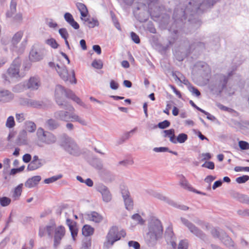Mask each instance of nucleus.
Returning a JSON list of instances; mask_svg holds the SVG:
<instances>
[{
  "mask_svg": "<svg viewBox=\"0 0 249 249\" xmlns=\"http://www.w3.org/2000/svg\"><path fill=\"white\" fill-rule=\"evenodd\" d=\"M23 14L21 12L17 13L13 17V22L18 24H21L23 21Z\"/></svg>",
  "mask_w": 249,
  "mask_h": 249,
  "instance_id": "obj_42",
  "label": "nucleus"
},
{
  "mask_svg": "<svg viewBox=\"0 0 249 249\" xmlns=\"http://www.w3.org/2000/svg\"><path fill=\"white\" fill-rule=\"evenodd\" d=\"M157 1L158 0H147L148 11L152 17L159 18L160 16V11L162 7L157 6Z\"/></svg>",
  "mask_w": 249,
  "mask_h": 249,
  "instance_id": "obj_14",
  "label": "nucleus"
},
{
  "mask_svg": "<svg viewBox=\"0 0 249 249\" xmlns=\"http://www.w3.org/2000/svg\"><path fill=\"white\" fill-rule=\"evenodd\" d=\"M153 151L156 152H165L169 151L168 148L165 147H155Z\"/></svg>",
  "mask_w": 249,
  "mask_h": 249,
  "instance_id": "obj_62",
  "label": "nucleus"
},
{
  "mask_svg": "<svg viewBox=\"0 0 249 249\" xmlns=\"http://www.w3.org/2000/svg\"><path fill=\"white\" fill-rule=\"evenodd\" d=\"M11 199L7 197H0V204L2 207H6L9 205L11 203Z\"/></svg>",
  "mask_w": 249,
  "mask_h": 249,
  "instance_id": "obj_46",
  "label": "nucleus"
},
{
  "mask_svg": "<svg viewBox=\"0 0 249 249\" xmlns=\"http://www.w3.org/2000/svg\"><path fill=\"white\" fill-rule=\"evenodd\" d=\"M76 6L80 13L81 19L84 20V18H86L88 14L87 6L84 3L81 2H77Z\"/></svg>",
  "mask_w": 249,
  "mask_h": 249,
  "instance_id": "obj_25",
  "label": "nucleus"
},
{
  "mask_svg": "<svg viewBox=\"0 0 249 249\" xmlns=\"http://www.w3.org/2000/svg\"><path fill=\"white\" fill-rule=\"evenodd\" d=\"M188 139V136L187 134L185 133H180L179 134L177 137L175 138V142H173V143H177V142L182 143L185 142Z\"/></svg>",
  "mask_w": 249,
  "mask_h": 249,
  "instance_id": "obj_39",
  "label": "nucleus"
},
{
  "mask_svg": "<svg viewBox=\"0 0 249 249\" xmlns=\"http://www.w3.org/2000/svg\"><path fill=\"white\" fill-rule=\"evenodd\" d=\"M58 32L62 38H63L64 40L68 39L69 37V34L66 28H61L59 30Z\"/></svg>",
  "mask_w": 249,
  "mask_h": 249,
  "instance_id": "obj_49",
  "label": "nucleus"
},
{
  "mask_svg": "<svg viewBox=\"0 0 249 249\" xmlns=\"http://www.w3.org/2000/svg\"><path fill=\"white\" fill-rule=\"evenodd\" d=\"M91 65L95 69H101L103 67V63L101 60H94Z\"/></svg>",
  "mask_w": 249,
  "mask_h": 249,
  "instance_id": "obj_50",
  "label": "nucleus"
},
{
  "mask_svg": "<svg viewBox=\"0 0 249 249\" xmlns=\"http://www.w3.org/2000/svg\"><path fill=\"white\" fill-rule=\"evenodd\" d=\"M239 146L242 150H248L249 149V143L245 141L239 142Z\"/></svg>",
  "mask_w": 249,
  "mask_h": 249,
  "instance_id": "obj_54",
  "label": "nucleus"
},
{
  "mask_svg": "<svg viewBox=\"0 0 249 249\" xmlns=\"http://www.w3.org/2000/svg\"><path fill=\"white\" fill-rule=\"evenodd\" d=\"M65 20L67 23H68L71 27L74 29H78L79 28V25L78 23L75 21L72 16L70 13H66L64 15Z\"/></svg>",
  "mask_w": 249,
  "mask_h": 249,
  "instance_id": "obj_20",
  "label": "nucleus"
},
{
  "mask_svg": "<svg viewBox=\"0 0 249 249\" xmlns=\"http://www.w3.org/2000/svg\"><path fill=\"white\" fill-rule=\"evenodd\" d=\"M181 221L192 234L202 240L205 239V234L194 224L184 218H181Z\"/></svg>",
  "mask_w": 249,
  "mask_h": 249,
  "instance_id": "obj_13",
  "label": "nucleus"
},
{
  "mask_svg": "<svg viewBox=\"0 0 249 249\" xmlns=\"http://www.w3.org/2000/svg\"><path fill=\"white\" fill-rule=\"evenodd\" d=\"M126 235L125 231L124 230H120L116 227H113L111 228L108 232L106 239L107 241L105 243L104 246L109 248L111 247L114 243L121 239L122 237H124Z\"/></svg>",
  "mask_w": 249,
  "mask_h": 249,
  "instance_id": "obj_9",
  "label": "nucleus"
},
{
  "mask_svg": "<svg viewBox=\"0 0 249 249\" xmlns=\"http://www.w3.org/2000/svg\"><path fill=\"white\" fill-rule=\"evenodd\" d=\"M40 81L39 78L36 76H34L31 77L28 82L16 86L13 90L15 92H19L26 89L30 90H36L40 86Z\"/></svg>",
  "mask_w": 249,
  "mask_h": 249,
  "instance_id": "obj_12",
  "label": "nucleus"
},
{
  "mask_svg": "<svg viewBox=\"0 0 249 249\" xmlns=\"http://www.w3.org/2000/svg\"><path fill=\"white\" fill-rule=\"evenodd\" d=\"M164 137H168L170 141L171 142H175V130L174 129H170L169 130H165L163 131Z\"/></svg>",
  "mask_w": 249,
  "mask_h": 249,
  "instance_id": "obj_34",
  "label": "nucleus"
},
{
  "mask_svg": "<svg viewBox=\"0 0 249 249\" xmlns=\"http://www.w3.org/2000/svg\"><path fill=\"white\" fill-rule=\"evenodd\" d=\"M220 240L228 248L231 249H235L234 242L232 240L231 237L227 235L226 232L225 235H224V236H222V238Z\"/></svg>",
  "mask_w": 249,
  "mask_h": 249,
  "instance_id": "obj_27",
  "label": "nucleus"
},
{
  "mask_svg": "<svg viewBox=\"0 0 249 249\" xmlns=\"http://www.w3.org/2000/svg\"><path fill=\"white\" fill-rule=\"evenodd\" d=\"M173 76L175 77L176 80H178L180 81V82H183L184 84H186V80L185 77L181 74L178 73V75H177L176 74H173Z\"/></svg>",
  "mask_w": 249,
  "mask_h": 249,
  "instance_id": "obj_57",
  "label": "nucleus"
},
{
  "mask_svg": "<svg viewBox=\"0 0 249 249\" xmlns=\"http://www.w3.org/2000/svg\"><path fill=\"white\" fill-rule=\"evenodd\" d=\"M153 196L155 197H156L160 200L163 201L171 206H176V202H175L172 200L170 199L169 198L163 196L162 194H161L160 193L154 192L153 194Z\"/></svg>",
  "mask_w": 249,
  "mask_h": 249,
  "instance_id": "obj_26",
  "label": "nucleus"
},
{
  "mask_svg": "<svg viewBox=\"0 0 249 249\" xmlns=\"http://www.w3.org/2000/svg\"><path fill=\"white\" fill-rule=\"evenodd\" d=\"M62 175L61 174L57 175L56 176H54L51 178H46L44 180V182L46 184H50L57 181V180L62 178Z\"/></svg>",
  "mask_w": 249,
  "mask_h": 249,
  "instance_id": "obj_43",
  "label": "nucleus"
},
{
  "mask_svg": "<svg viewBox=\"0 0 249 249\" xmlns=\"http://www.w3.org/2000/svg\"><path fill=\"white\" fill-rule=\"evenodd\" d=\"M240 201L249 204V197L246 195H241L239 197Z\"/></svg>",
  "mask_w": 249,
  "mask_h": 249,
  "instance_id": "obj_63",
  "label": "nucleus"
},
{
  "mask_svg": "<svg viewBox=\"0 0 249 249\" xmlns=\"http://www.w3.org/2000/svg\"><path fill=\"white\" fill-rule=\"evenodd\" d=\"M46 125L49 129L53 130L58 127L59 124L56 120L50 119L46 121Z\"/></svg>",
  "mask_w": 249,
  "mask_h": 249,
  "instance_id": "obj_32",
  "label": "nucleus"
},
{
  "mask_svg": "<svg viewBox=\"0 0 249 249\" xmlns=\"http://www.w3.org/2000/svg\"><path fill=\"white\" fill-rule=\"evenodd\" d=\"M83 20L87 22V25L89 28H94L99 25V22L96 18H84Z\"/></svg>",
  "mask_w": 249,
  "mask_h": 249,
  "instance_id": "obj_37",
  "label": "nucleus"
},
{
  "mask_svg": "<svg viewBox=\"0 0 249 249\" xmlns=\"http://www.w3.org/2000/svg\"><path fill=\"white\" fill-rule=\"evenodd\" d=\"M199 111H200V112H201L203 113L204 114H205V115H207V118L208 120H211V121H214L216 119L215 117L214 116L211 115L209 112H206V111H205L204 110H203L202 109H199Z\"/></svg>",
  "mask_w": 249,
  "mask_h": 249,
  "instance_id": "obj_61",
  "label": "nucleus"
},
{
  "mask_svg": "<svg viewBox=\"0 0 249 249\" xmlns=\"http://www.w3.org/2000/svg\"><path fill=\"white\" fill-rule=\"evenodd\" d=\"M202 167H205L209 169H213L214 168V164L212 161H206L202 165Z\"/></svg>",
  "mask_w": 249,
  "mask_h": 249,
  "instance_id": "obj_58",
  "label": "nucleus"
},
{
  "mask_svg": "<svg viewBox=\"0 0 249 249\" xmlns=\"http://www.w3.org/2000/svg\"><path fill=\"white\" fill-rule=\"evenodd\" d=\"M54 117L57 120L68 122L71 119L72 122H76L83 126L88 125L87 121L83 117L74 113H70L67 111L58 110L54 113Z\"/></svg>",
  "mask_w": 249,
  "mask_h": 249,
  "instance_id": "obj_5",
  "label": "nucleus"
},
{
  "mask_svg": "<svg viewBox=\"0 0 249 249\" xmlns=\"http://www.w3.org/2000/svg\"><path fill=\"white\" fill-rule=\"evenodd\" d=\"M14 98V94L8 90L0 89V101L8 102Z\"/></svg>",
  "mask_w": 249,
  "mask_h": 249,
  "instance_id": "obj_19",
  "label": "nucleus"
},
{
  "mask_svg": "<svg viewBox=\"0 0 249 249\" xmlns=\"http://www.w3.org/2000/svg\"><path fill=\"white\" fill-rule=\"evenodd\" d=\"M16 119L17 122L21 123L25 119V114L23 113H16Z\"/></svg>",
  "mask_w": 249,
  "mask_h": 249,
  "instance_id": "obj_56",
  "label": "nucleus"
},
{
  "mask_svg": "<svg viewBox=\"0 0 249 249\" xmlns=\"http://www.w3.org/2000/svg\"><path fill=\"white\" fill-rule=\"evenodd\" d=\"M69 91H71V90L65 89L63 86L60 85H57L55 89V99L59 107L68 109L70 111H73L74 110V107L69 105L64 100V97H67V92Z\"/></svg>",
  "mask_w": 249,
  "mask_h": 249,
  "instance_id": "obj_6",
  "label": "nucleus"
},
{
  "mask_svg": "<svg viewBox=\"0 0 249 249\" xmlns=\"http://www.w3.org/2000/svg\"><path fill=\"white\" fill-rule=\"evenodd\" d=\"M189 90L193 94L195 95L196 96H199L200 95V92L196 88L194 87H191L189 88Z\"/></svg>",
  "mask_w": 249,
  "mask_h": 249,
  "instance_id": "obj_64",
  "label": "nucleus"
},
{
  "mask_svg": "<svg viewBox=\"0 0 249 249\" xmlns=\"http://www.w3.org/2000/svg\"><path fill=\"white\" fill-rule=\"evenodd\" d=\"M66 222L69 227L73 240L74 241L75 240V238L77 235L78 230L71 220L67 219Z\"/></svg>",
  "mask_w": 249,
  "mask_h": 249,
  "instance_id": "obj_28",
  "label": "nucleus"
},
{
  "mask_svg": "<svg viewBox=\"0 0 249 249\" xmlns=\"http://www.w3.org/2000/svg\"><path fill=\"white\" fill-rule=\"evenodd\" d=\"M128 245L129 247H132L134 249H140V245L137 241H130L128 243Z\"/></svg>",
  "mask_w": 249,
  "mask_h": 249,
  "instance_id": "obj_55",
  "label": "nucleus"
},
{
  "mask_svg": "<svg viewBox=\"0 0 249 249\" xmlns=\"http://www.w3.org/2000/svg\"><path fill=\"white\" fill-rule=\"evenodd\" d=\"M228 77L223 74H216L210 82L209 87L214 93H220L226 87Z\"/></svg>",
  "mask_w": 249,
  "mask_h": 249,
  "instance_id": "obj_8",
  "label": "nucleus"
},
{
  "mask_svg": "<svg viewBox=\"0 0 249 249\" xmlns=\"http://www.w3.org/2000/svg\"><path fill=\"white\" fill-rule=\"evenodd\" d=\"M45 160L42 159H39L37 155L34 156L32 160L28 164L27 170L29 171H33L41 167L44 164Z\"/></svg>",
  "mask_w": 249,
  "mask_h": 249,
  "instance_id": "obj_17",
  "label": "nucleus"
},
{
  "mask_svg": "<svg viewBox=\"0 0 249 249\" xmlns=\"http://www.w3.org/2000/svg\"><path fill=\"white\" fill-rule=\"evenodd\" d=\"M60 145L69 154L77 155L79 153V148L76 143L70 137L63 135L60 141Z\"/></svg>",
  "mask_w": 249,
  "mask_h": 249,
  "instance_id": "obj_11",
  "label": "nucleus"
},
{
  "mask_svg": "<svg viewBox=\"0 0 249 249\" xmlns=\"http://www.w3.org/2000/svg\"><path fill=\"white\" fill-rule=\"evenodd\" d=\"M218 0H191L188 5L185 9L181 8L179 10L178 8L175 9L173 14L174 22L169 29V31L173 34V36H178L180 30L176 29L178 26L182 25L183 20H185L189 14L193 16L195 13L203 12L211 8Z\"/></svg>",
  "mask_w": 249,
  "mask_h": 249,
  "instance_id": "obj_1",
  "label": "nucleus"
},
{
  "mask_svg": "<svg viewBox=\"0 0 249 249\" xmlns=\"http://www.w3.org/2000/svg\"><path fill=\"white\" fill-rule=\"evenodd\" d=\"M36 136L37 138V144L42 146V144H53L57 141L56 137L52 133L45 131L42 127H39L36 131Z\"/></svg>",
  "mask_w": 249,
  "mask_h": 249,
  "instance_id": "obj_7",
  "label": "nucleus"
},
{
  "mask_svg": "<svg viewBox=\"0 0 249 249\" xmlns=\"http://www.w3.org/2000/svg\"><path fill=\"white\" fill-rule=\"evenodd\" d=\"M48 65L50 68L56 70L60 77L65 82L69 81L71 84L76 83V79L73 70L69 72L65 66L62 64H55L53 62H50Z\"/></svg>",
  "mask_w": 249,
  "mask_h": 249,
  "instance_id": "obj_3",
  "label": "nucleus"
},
{
  "mask_svg": "<svg viewBox=\"0 0 249 249\" xmlns=\"http://www.w3.org/2000/svg\"><path fill=\"white\" fill-rule=\"evenodd\" d=\"M217 106L219 109H220L222 110L226 111H228L229 112H232L234 111L233 109H232L231 108L228 107H225L221 104H218L217 105Z\"/></svg>",
  "mask_w": 249,
  "mask_h": 249,
  "instance_id": "obj_60",
  "label": "nucleus"
},
{
  "mask_svg": "<svg viewBox=\"0 0 249 249\" xmlns=\"http://www.w3.org/2000/svg\"><path fill=\"white\" fill-rule=\"evenodd\" d=\"M45 55L44 50L33 48L30 52L29 58L31 62H37L42 60Z\"/></svg>",
  "mask_w": 249,
  "mask_h": 249,
  "instance_id": "obj_15",
  "label": "nucleus"
},
{
  "mask_svg": "<svg viewBox=\"0 0 249 249\" xmlns=\"http://www.w3.org/2000/svg\"><path fill=\"white\" fill-rule=\"evenodd\" d=\"M23 184H20L18 185L15 189L13 197L15 200L18 199L20 196L22 192V187Z\"/></svg>",
  "mask_w": 249,
  "mask_h": 249,
  "instance_id": "obj_41",
  "label": "nucleus"
},
{
  "mask_svg": "<svg viewBox=\"0 0 249 249\" xmlns=\"http://www.w3.org/2000/svg\"><path fill=\"white\" fill-rule=\"evenodd\" d=\"M170 125V123L168 120H164L163 122H160L157 125H155L153 126H151V129H155L157 127H159L160 129H164L168 127H169Z\"/></svg>",
  "mask_w": 249,
  "mask_h": 249,
  "instance_id": "obj_40",
  "label": "nucleus"
},
{
  "mask_svg": "<svg viewBox=\"0 0 249 249\" xmlns=\"http://www.w3.org/2000/svg\"><path fill=\"white\" fill-rule=\"evenodd\" d=\"M23 35V33L22 31H18L14 35L12 39V43L14 46L20 41Z\"/></svg>",
  "mask_w": 249,
  "mask_h": 249,
  "instance_id": "obj_38",
  "label": "nucleus"
},
{
  "mask_svg": "<svg viewBox=\"0 0 249 249\" xmlns=\"http://www.w3.org/2000/svg\"><path fill=\"white\" fill-rule=\"evenodd\" d=\"M42 102L31 99L30 107L34 108H39L42 106Z\"/></svg>",
  "mask_w": 249,
  "mask_h": 249,
  "instance_id": "obj_51",
  "label": "nucleus"
},
{
  "mask_svg": "<svg viewBox=\"0 0 249 249\" xmlns=\"http://www.w3.org/2000/svg\"><path fill=\"white\" fill-rule=\"evenodd\" d=\"M163 227L161 222L158 219L152 218L148 224V232L146 234V240L149 246H153L158 240L162 238Z\"/></svg>",
  "mask_w": 249,
  "mask_h": 249,
  "instance_id": "obj_2",
  "label": "nucleus"
},
{
  "mask_svg": "<svg viewBox=\"0 0 249 249\" xmlns=\"http://www.w3.org/2000/svg\"><path fill=\"white\" fill-rule=\"evenodd\" d=\"M5 125L9 128H12L15 126V121L13 116H10L8 117L6 121Z\"/></svg>",
  "mask_w": 249,
  "mask_h": 249,
  "instance_id": "obj_44",
  "label": "nucleus"
},
{
  "mask_svg": "<svg viewBox=\"0 0 249 249\" xmlns=\"http://www.w3.org/2000/svg\"><path fill=\"white\" fill-rule=\"evenodd\" d=\"M212 234L215 238H218L221 240L222 236L225 235V232L221 229H213L212 230Z\"/></svg>",
  "mask_w": 249,
  "mask_h": 249,
  "instance_id": "obj_36",
  "label": "nucleus"
},
{
  "mask_svg": "<svg viewBox=\"0 0 249 249\" xmlns=\"http://www.w3.org/2000/svg\"><path fill=\"white\" fill-rule=\"evenodd\" d=\"M96 190L102 195V199L105 202H109L112 199V195L108 188L103 184H99Z\"/></svg>",
  "mask_w": 249,
  "mask_h": 249,
  "instance_id": "obj_16",
  "label": "nucleus"
},
{
  "mask_svg": "<svg viewBox=\"0 0 249 249\" xmlns=\"http://www.w3.org/2000/svg\"><path fill=\"white\" fill-rule=\"evenodd\" d=\"M41 178L40 176H36L29 178L25 183V186L29 188H33L37 185L40 181Z\"/></svg>",
  "mask_w": 249,
  "mask_h": 249,
  "instance_id": "obj_21",
  "label": "nucleus"
},
{
  "mask_svg": "<svg viewBox=\"0 0 249 249\" xmlns=\"http://www.w3.org/2000/svg\"><path fill=\"white\" fill-rule=\"evenodd\" d=\"M87 218L89 220L93 221L96 223H100L103 219V216L95 212H92L87 215Z\"/></svg>",
  "mask_w": 249,
  "mask_h": 249,
  "instance_id": "obj_22",
  "label": "nucleus"
},
{
  "mask_svg": "<svg viewBox=\"0 0 249 249\" xmlns=\"http://www.w3.org/2000/svg\"><path fill=\"white\" fill-rule=\"evenodd\" d=\"M179 184L182 187H183L184 189H186L189 191L196 192L197 194L200 193L198 191H195V190L193 189V188L188 183V181L184 177H181V178L180 180Z\"/></svg>",
  "mask_w": 249,
  "mask_h": 249,
  "instance_id": "obj_29",
  "label": "nucleus"
},
{
  "mask_svg": "<svg viewBox=\"0 0 249 249\" xmlns=\"http://www.w3.org/2000/svg\"><path fill=\"white\" fill-rule=\"evenodd\" d=\"M21 64V61L19 58L15 59L10 67L7 70L8 76L5 75H2V78L5 81L10 82L9 77L11 79H18V78L24 76V73L19 72V67Z\"/></svg>",
  "mask_w": 249,
  "mask_h": 249,
  "instance_id": "obj_10",
  "label": "nucleus"
},
{
  "mask_svg": "<svg viewBox=\"0 0 249 249\" xmlns=\"http://www.w3.org/2000/svg\"><path fill=\"white\" fill-rule=\"evenodd\" d=\"M46 43L50 46L53 49H56L58 47V44L56 41L55 39L53 38L48 39L45 41Z\"/></svg>",
  "mask_w": 249,
  "mask_h": 249,
  "instance_id": "obj_45",
  "label": "nucleus"
},
{
  "mask_svg": "<svg viewBox=\"0 0 249 249\" xmlns=\"http://www.w3.org/2000/svg\"><path fill=\"white\" fill-rule=\"evenodd\" d=\"M188 247V241L187 240H182L180 241L178 245V249H187Z\"/></svg>",
  "mask_w": 249,
  "mask_h": 249,
  "instance_id": "obj_52",
  "label": "nucleus"
},
{
  "mask_svg": "<svg viewBox=\"0 0 249 249\" xmlns=\"http://www.w3.org/2000/svg\"><path fill=\"white\" fill-rule=\"evenodd\" d=\"M131 37L132 40L137 44H138L140 42V40L139 36L134 32H132L131 33Z\"/></svg>",
  "mask_w": 249,
  "mask_h": 249,
  "instance_id": "obj_59",
  "label": "nucleus"
},
{
  "mask_svg": "<svg viewBox=\"0 0 249 249\" xmlns=\"http://www.w3.org/2000/svg\"><path fill=\"white\" fill-rule=\"evenodd\" d=\"M67 97L72 99L73 101L75 102L78 105L82 106L83 107H85V104L81 101V100L76 96L73 92L71 91H69L67 92Z\"/></svg>",
  "mask_w": 249,
  "mask_h": 249,
  "instance_id": "obj_31",
  "label": "nucleus"
},
{
  "mask_svg": "<svg viewBox=\"0 0 249 249\" xmlns=\"http://www.w3.org/2000/svg\"><path fill=\"white\" fill-rule=\"evenodd\" d=\"M24 128L26 130L30 133H33L36 129V126L35 123L31 121H27L24 123Z\"/></svg>",
  "mask_w": 249,
  "mask_h": 249,
  "instance_id": "obj_30",
  "label": "nucleus"
},
{
  "mask_svg": "<svg viewBox=\"0 0 249 249\" xmlns=\"http://www.w3.org/2000/svg\"><path fill=\"white\" fill-rule=\"evenodd\" d=\"M200 72L204 75H207L211 72V69L209 65L204 62L198 63L196 66Z\"/></svg>",
  "mask_w": 249,
  "mask_h": 249,
  "instance_id": "obj_24",
  "label": "nucleus"
},
{
  "mask_svg": "<svg viewBox=\"0 0 249 249\" xmlns=\"http://www.w3.org/2000/svg\"><path fill=\"white\" fill-rule=\"evenodd\" d=\"M188 22L191 27H193L195 29L198 28L201 24L199 20L196 19H192L190 18H189Z\"/></svg>",
  "mask_w": 249,
  "mask_h": 249,
  "instance_id": "obj_47",
  "label": "nucleus"
},
{
  "mask_svg": "<svg viewBox=\"0 0 249 249\" xmlns=\"http://www.w3.org/2000/svg\"><path fill=\"white\" fill-rule=\"evenodd\" d=\"M249 179V176L244 175L242 177H238L236 178V181L238 183H243Z\"/></svg>",
  "mask_w": 249,
  "mask_h": 249,
  "instance_id": "obj_53",
  "label": "nucleus"
},
{
  "mask_svg": "<svg viewBox=\"0 0 249 249\" xmlns=\"http://www.w3.org/2000/svg\"><path fill=\"white\" fill-rule=\"evenodd\" d=\"M17 143L18 145H25L27 143V132L25 130L19 132L17 139Z\"/></svg>",
  "mask_w": 249,
  "mask_h": 249,
  "instance_id": "obj_23",
  "label": "nucleus"
},
{
  "mask_svg": "<svg viewBox=\"0 0 249 249\" xmlns=\"http://www.w3.org/2000/svg\"><path fill=\"white\" fill-rule=\"evenodd\" d=\"M94 229L89 225H85L82 229V233L85 236H89L93 234Z\"/></svg>",
  "mask_w": 249,
  "mask_h": 249,
  "instance_id": "obj_35",
  "label": "nucleus"
},
{
  "mask_svg": "<svg viewBox=\"0 0 249 249\" xmlns=\"http://www.w3.org/2000/svg\"><path fill=\"white\" fill-rule=\"evenodd\" d=\"M16 1L15 0H11L10 5V9L7 12L6 14L7 18H11L13 17V15L16 11Z\"/></svg>",
  "mask_w": 249,
  "mask_h": 249,
  "instance_id": "obj_33",
  "label": "nucleus"
},
{
  "mask_svg": "<svg viewBox=\"0 0 249 249\" xmlns=\"http://www.w3.org/2000/svg\"><path fill=\"white\" fill-rule=\"evenodd\" d=\"M46 232L50 236L53 234V246L56 248L65 235L66 230L62 226H56L54 224L46 226Z\"/></svg>",
  "mask_w": 249,
  "mask_h": 249,
  "instance_id": "obj_4",
  "label": "nucleus"
},
{
  "mask_svg": "<svg viewBox=\"0 0 249 249\" xmlns=\"http://www.w3.org/2000/svg\"><path fill=\"white\" fill-rule=\"evenodd\" d=\"M122 195L124 199L125 208L128 210H131L133 207V202L130 197L129 192L127 189H123L121 191Z\"/></svg>",
  "mask_w": 249,
  "mask_h": 249,
  "instance_id": "obj_18",
  "label": "nucleus"
},
{
  "mask_svg": "<svg viewBox=\"0 0 249 249\" xmlns=\"http://www.w3.org/2000/svg\"><path fill=\"white\" fill-rule=\"evenodd\" d=\"M132 218L136 221L138 224H143L144 221L142 218L141 216L138 213H135L132 216Z\"/></svg>",
  "mask_w": 249,
  "mask_h": 249,
  "instance_id": "obj_48",
  "label": "nucleus"
}]
</instances>
